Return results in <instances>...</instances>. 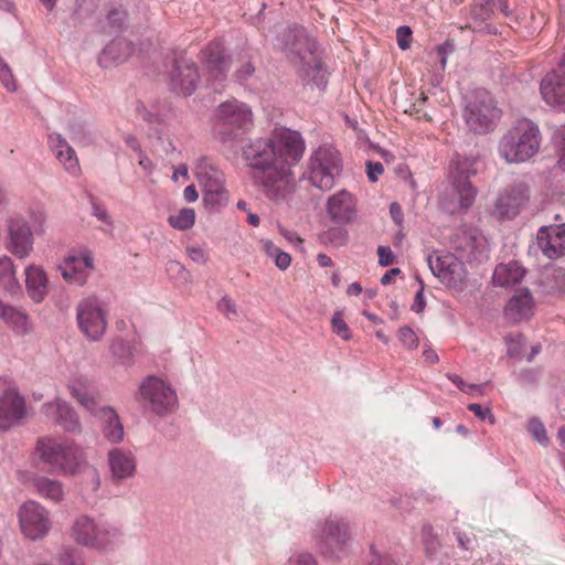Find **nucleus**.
<instances>
[{
    "instance_id": "obj_58",
    "label": "nucleus",
    "mask_w": 565,
    "mask_h": 565,
    "mask_svg": "<svg viewBox=\"0 0 565 565\" xmlns=\"http://www.w3.org/2000/svg\"><path fill=\"white\" fill-rule=\"evenodd\" d=\"M136 110L138 116L149 124H158L161 121L159 115L148 109L143 104H139Z\"/></svg>"
},
{
    "instance_id": "obj_38",
    "label": "nucleus",
    "mask_w": 565,
    "mask_h": 565,
    "mask_svg": "<svg viewBox=\"0 0 565 565\" xmlns=\"http://www.w3.org/2000/svg\"><path fill=\"white\" fill-rule=\"evenodd\" d=\"M110 353L119 365L131 366L135 363V348L122 339H115L110 344Z\"/></svg>"
},
{
    "instance_id": "obj_9",
    "label": "nucleus",
    "mask_w": 565,
    "mask_h": 565,
    "mask_svg": "<svg viewBox=\"0 0 565 565\" xmlns=\"http://www.w3.org/2000/svg\"><path fill=\"white\" fill-rule=\"evenodd\" d=\"M215 134L223 141L236 138L233 129L247 130L253 124L250 107L237 99H230L218 105L214 115Z\"/></svg>"
},
{
    "instance_id": "obj_56",
    "label": "nucleus",
    "mask_w": 565,
    "mask_h": 565,
    "mask_svg": "<svg viewBox=\"0 0 565 565\" xmlns=\"http://www.w3.org/2000/svg\"><path fill=\"white\" fill-rule=\"evenodd\" d=\"M554 139L559 145L558 164L565 168V126L558 128L554 134Z\"/></svg>"
},
{
    "instance_id": "obj_14",
    "label": "nucleus",
    "mask_w": 565,
    "mask_h": 565,
    "mask_svg": "<svg viewBox=\"0 0 565 565\" xmlns=\"http://www.w3.org/2000/svg\"><path fill=\"white\" fill-rule=\"evenodd\" d=\"M57 269L66 282L82 287L95 270L94 253L87 246L72 248Z\"/></svg>"
},
{
    "instance_id": "obj_37",
    "label": "nucleus",
    "mask_w": 565,
    "mask_h": 565,
    "mask_svg": "<svg viewBox=\"0 0 565 565\" xmlns=\"http://www.w3.org/2000/svg\"><path fill=\"white\" fill-rule=\"evenodd\" d=\"M0 318L19 332H25L28 330V316L25 312L13 306L4 303L1 300Z\"/></svg>"
},
{
    "instance_id": "obj_3",
    "label": "nucleus",
    "mask_w": 565,
    "mask_h": 565,
    "mask_svg": "<svg viewBox=\"0 0 565 565\" xmlns=\"http://www.w3.org/2000/svg\"><path fill=\"white\" fill-rule=\"evenodd\" d=\"M281 50L286 56L298 67L303 81L324 88L327 84L326 71L317 53L316 42L301 28L287 30L282 36Z\"/></svg>"
},
{
    "instance_id": "obj_23",
    "label": "nucleus",
    "mask_w": 565,
    "mask_h": 565,
    "mask_svg": "<svg viewBox=\"0 0 565 565\" xmlns=\"http://www.w3.org/2000/svg\"><path fill=\"white\" fill-rule=\"evenodd\" d=\"M25 416V402L15 388L0 395V430L15 426Z\"/></svg>"
},
{
    "instance_id": "obj_17",
    "label": "nucleus",
    "mask_w": 565,
    "mask_h": 565,
    "mask_svg": "<svg viewBox=\"0 0 565 565\" xmlns=\"http://www.w3.org/2000/svg\"><path fill=\"white\" fill-rule=\"evenodd\" d=\"M451 247L461 259L467 262H482L488 257V242L475 227L460 226L451 236Z\"/></svg>"
},
{
    "instance_id": "obj_18",
    "label": "nucleus",
    "mask_w": 565,
    "mask_h": 565,
    "mask_svg": "<svg viewBox=\"0 0 565 565\" xmlns=\"http://www.w3.org/2000/svg\"><path fill=\"white\" fill-rule=\"evenodd\" d=\"M427 263L433 275L450 288H461L467 279L462 259L454 254L428 255Z\"/></svg>"
},
{
    "instance_id": "obj_25",
    "label": "nucleus",
    "mask_w": 565,
    "mask_h": 565,
    "mask_svg": "<svg viewBox=\"0 0 565 565\" xmlns=\"http://www.w3.org/2000/svg\"><path fill=\"white\" fill-rule=\"evenodd\" d=\"M327 213L333 222L339 224H349L355 221L358 211L353 194L341 190L331 195L327 201Z\"/></svg>"
},
{
    "instance_id": "obj_29",
    "label": "nucleus",
    "mask_w": 565,
    "mask_h": 565,
    "mask_svg": "<svg viewBox=\"0 0 565 565\" xmlns=\"http://www.w3.org/2000/svg\"><path fill=\"white\" fill-rule=\"evenodd\" d=\"M534 300L529 289H520L510 298L504 315L512 323L529 320L534 315Z\"/></svg>"
},
{
    "instance_id": "obj_11",
    "label": "nucleus",
    "mask_w": 565,
    "mask_h": 565,
    "mask_svg": "<svg viewBox=\"0 0 565 565\" xmlns=\"http://www.w3.org/2000/svg\"><path fill=\"white\" fill-rule=\"evenodd\" d=\"M476 160L468 157L457 156L450 162L449 180L452 185L454 196L457 199L455 210H467L475 202L477 190L472 186L469 178L477 173Z\"/></svg>"
},
{
    "instance_id": "obj_10",
    "label": "nucleus",
    "mask_w": 565,
    "mask_h": 565,
    "mask_svg": "<svg viewBox=\"0 0 565 565\" xmlns=\"http://www.w3.org/2000/svg\"><path fill=\"white\" fill-rule=\"evenodd\" d=\"M500 115V109L495 106L491 95L486 90L475 92L463 111L467 126L476 134H486L493 130Z\"/></svg>"
},
{
    "instance_id": "obj_33",
    "label": "nucleus",
    "mask_w": 565,
    "mask_h": 565,
    "mask_svg": "<svg viewBox=\"0 0 565 565\" xmlns=\"http://www.w3.org/2000/svg\"><path fill=\"white\" fill-rule=\"evenodd\" d=\"M134 46L126 39H115L108 43L98 56V64L104 67H110L115 64L127 61L132 54Z\"/></svg>"
},
{
    "instance_id": "obj_55",
    "label": "nucleus",
    "mask_w": 565,
    "mask_h": 565,
    "mask_svg": "<svg viewBox=\"0 0 565 565\" xmlns=\"http://www.w3.org/2000/svg\"><path fill=\"white\" fill-rule=\"evenodd\" d=\"M468 409L482 420L488 419L490 424H494L495 422L491 409L488 407H482L480 404L472 403L468 405Z\"/></svg>"
},
{
    "instance_id": "obj_28",
    "label": "nucleus",
    "mask_w": 565,
    "mask_h": 565,
    "mask_svg": "<svg viewBox=\"0 0 565 565\" xmlns=\"http://www.w3.org/2000/svg\"><path fill=\"white\" fill-rule=\"evenodd\" d=\"M70 394L89 413H95L98 406V395L96 388L83 374H74L67 381Z\"/></svg>"
},
{
    "instance_id": "obj_26",
    "label": "nucleus",
    "mask_w": 565,
    "mask_h": 565,
    "mask_svg": "<svg viewBox=\"0 0 565 565\" xmlns=\"http://www.w3.org/2000/svg\"><path fill=\"white\" fill-rule=\"evenodd\" d=\"M536 239L546 257L554 259L563 256L565 254V223L541 227Z\"/></svg>"
},
{
    "instance_id": "obj_27",
    "label": "nucleus",
    "mask_w": 565,
    "mask_h": 565,
    "mask_svg": "<svg viewBox=\"0 0 565 565\" xmlns=\"http://www.w3.org/2000/svg\"><path fill=\"white\" fill-rule=\"evenodd\" d=\"M540 89L546 104L558 111H565V73H547L541 82Z\"/></svg>"
},
{
    "instance_id": "obj_42",
    "label": "nucleus",
    "mask_w": 565,
    "mask_h": 565,
    "mask_svg": "<svg viewBox=\"0 0 565 565\" xmlns=\"http://www.w3.org/2000/svg\"><path fill=\"white\" fill-rule=\"evenodd\" d=\"M452 51L454 45L450 42H445L429 53L430 58L439 64V72L443 73L445 71L448 55L452 53Z\"/></svg>"
},
{
    "instance_id": "obj_21",
    "label": "nucleus",
    "mask_w": 565,
    "mask_h": 565,
    "mask_svg": "<svg viewBox=\"0 0 565 565\" xmlns=\"http://www.w3.org/2000/svg\"><path fill=\"white\" fill-rule=\"evenodd\" d=\"M107 465L111 479L121 482L132 479L137 473V458L127 448L115 447L107 452Z\"/></svg>"
},
{
    "instance_id": "obj_22",
    "label": "nucleus",
    "mask_w": 565,
    "mask_h": 565,
    "mask_svg": "<svg viewBox=\"0 0 565 565\" xmlns=\"http://www.w3.org/2000/svg\"><path fill=\"white\" fill-rule=\"evenodd\" d=\"M529 200V188L518 183L507 188L497 198L494 210L500 217H515Z\"/></svg>"
},
{
    "instance_id": "obj_63",
    "label": "nucleus",
    "mask_w": 565,
    "mask_h": 565,
    "mask_svg": "<svg viewBox=\"0 0 565 565\" xmlns=\"http://www.w3.org/2000/svg\"><path fill=\"white\" fill-rule=\"evenodd\" d=\"M471 397H480L486 393V384H473L468 383L465 391L462 392Z\"/></svg>"
},
{
    "instance_id": "obj_12",
    "label": "nucleus",
    "mask_w": 565,
    "mask_h": 565,
    "mask_svg": "<svg viewBox=\"0 0 565 565\" xmlns=\"http://www.w3.org/2000/svg\"><path fill=\"white\" fill-rule=\"evenodd\" d=\"M313 539L319 551L335 558L345 554L351 540L348 524L337 518H328L317 525Z\"/></svg>"
},
{
    "instance_id": "obj_45",
    "label": "nucleus",
    "mask_w": 565,
    "mask_h": 565,
    "mask_svg": "<svg viewBox=\"0 0 565 565\" xmlns=\"http://www.w3.org/2000/svg\"><path fill=\"white\" fill-rule=\"evenodd\" d=\"M58 565H85L82 554L73 547H64L57 555Z\"/></svg>"
},
{
    "instance_id": "obj_19",
    "label": "nucleus",
    "mask_w": 565,
    "mask_h": 565,
    "mask_svg": "<svg viewBox=\"0 0 565 565\" xmlns=\"http://www.w3.org/2000/svg\"><path fill=\"white\" fill-rule=\"evenodd\" d=\"M203 66L207 75V83L218 90L230 70V58L220 42L209 44L203 51Z\"/></svg>"
},
{
    "instance_id": "obj_43",
    "label": "nucleus",
    "mask_w": 565,
    "mask_h": 565,
    "mask_svg": "<svg viewBox=\"0 0 565 565\" xmlns=\"http://www.w3.org/2000/svg\"><path fill=\"white\" fill-rule=\"evenodd\" d=\"M167 273L169 277L177 282L186 284L190 281V273L186 268L177 260H170L167 264Z\"/></svg>"
},
{
    "instance_id": "obj_61",
    "label": "nucleus",
    "mask_w": 565,
    "mask_h": 565,
    "mask_svg": "<svg viewBox=\"0 0 565 565\" xmlns=\"http://www.w3.org/2000/svg\"><path fill=\"white\" fill-rule=\"evenodd\" d=\"M259 244L265 254L271 259H274L276 255L281 250L270 239L267 238H262Z\"/></svg>"
},
{
    "instance_id": "obj_20",
    "label": "nucleus",
    "mask_w": 565,
    "mask_h": 565,
    "mask_svg": "<svg viewBox=\"0 0 565 565\" xmlns=\"http://www.w3.org/2000/svg\"><path fill=\"white\" fill-rule=\"evenodd\" d=\"M42 413L70 434L78 435L83 431L82 423L73 406L60 397L43 404Z\"/></svg>"
},
{
    "instance_id": "obj_5",
    "label": "nucleus",
    "mask_w": 565,
    "mask_h": 565,
    "mask_svg": "<svg viewBox=\"0 0 565 565\" xmlns=\"http://www.w3.org/2000/svg\"><path fill=\"white\" fill-rule=\"evenodd\" d=\"M70 535L81 546L105 551L118 543L121 533L118 527L100 518L82 514L73 521Z\"/></svg>"
},
{
    "instance_id": "obj_57",
    "label": "nucleus",
    "mask_w": 565,
    "mask_h": 565,
    "mask_svg": "<svg viewBox=\"0 0 565 565\" xmlns=\"http://www.w3.org/2000/svg\"><path fill=\"white\" fill-rule=\"evenodd\" d=\"M288 565H317V562L309 553H295L289 557Z\"/></svg>"
},
{
    "instance_id": "obj_36",
    "label": "nucleus",
    "mask_w": 565,
    "mask_h": 565,
    "mask_svg": "<svg viewBox=\"0 0 565 565\" xmlns=\"http://www.w3.org/2000/svg\"><path fill=\"white\" fill-rule=\"evenodd\" d=\"M0 288L10 295H15L21 289L15 265L7 255L0 257Z\"/></svg>"
},
{
    "instance_id": "obj_52",
    "label": "nucleus",
    "mask_w": 565,
    "mask_h": 565,
    "mask_svg": "<svg viewBox=\"0 0 565 565\" xmlns=\"http://www.w3.org/2000/svg\"><path fill=\"white\" fill-rule=\"evenodd\" d=\"M28 216L35 230H41L45 223L46 214L43 207L35 205L28 210Z\"/></svg>"
},
{
    "instance_id": "obj_6",
    "label": "nucleus",
    "mask_w": 565,
    "mask_h": 565,
    "mask_svg": "<svg viewBox=\"0 0 565 565\" xmlns=\"http://www.w3.org/2000/svg\"><path fill=\"white\" fill-rule=\"evenodd\" d=\"M138 401L145 411L166 416L177 408L178 394L171 383L163 377L148 375L139 384Z\"/></svg>"
},
{
    "instance_id": "obj_15",
    "label": "nucleus",
    "mask_w": 565,
    "mask_h": 565,
    "mask_svg": "<svg viewBox=\"0 0 565 565\" xmlns=\"http://www.w3.org/2000/svg\"><path fill=\"white\" fill-rule=\"evenodd\" d=\"M18 519L22 534L31 541L44 539L52 529L50 511L34 500L20 505Z\"/></svg>"
},
{
    "instance_id": "obj_59",
    "label": "nucleus",
    "mask_w": 565,
    "mask_h": 565,
    "mask_svg": "<svg viewBox=\"0 0 565 565\" xmlns=\"http://www.w3.org/2000/svg\"><path fill=\"white\" fill-rule=\"evenodd\" d=\"M186 254L194 263L198 264H205L207 260L205 250L200 246H188Z\"/></svg>"
},
{
    "instance_id": "obj_1",
    "label": "nucleus",
    "mask_w": 565,
    "mask_h": 565,
    "mask_svg": "<svg viewBox=\"0 0 565 565\" xmlns=\"http://www.w3.org/2000/svg\"><path fill=\"white\" fill-rule=\"evenodd\" d=\"M306 150L301 135L289 128H276L269 137L250 140L243 148V158L256 172L265 195L277 203L288 201L298 181L294 168Z\"/></svg>"
},
{
    "instance_id": "obj_47",
    "label": "nucleus",
    "mask_w": 565,
    "mask_h": 565,
    "mask_svg": "<svg viewBox=\"0 0 565 565\" xmlns=\"http://www.w3.org/2000/svg\"><path fill=\"white\" fill-rule=\"evenodd\" d=\"M332 331L341 339L348 341L351 339V330L343 319L341 312L337 311L331 319Z\"/></svg>"
},
{
    "instance_id": "obj_60",
    "label": "nucleus",
    "mask_w": 565,
    "mask_h": 565,
    "mask_svg": "<svg viewBox=\"0 0 565 565\" xmlns=\"http://www.w3.org/2000/svg\"><path fill=\"white\" fill-rule=\"evenodd\" d=\"M377 255H379V264L381 266L386 267L393 263L394 255L390 247L380 246L377 248Z\"/></svg>"
},
{
    "instance_id": "obj_53",
    "label": "nucleus",
    "mask_w": 565,
    "mask_h": 565,
    "mask_svg": "<svg viewBox=\"0 0 565 565\" xmlns=\"http://www.w3.org/2000/svg\"><path fill=\"white\" fill-rule=\"evenodd\" d=\"M279 233L288 243H290L297 249H299L300 252L305 250L303 239L298 235L297 232L279 226Z\"/></svg>"
},
{
    "instance_id": "obj_31",
    "label": "nucleus",
    "mask_w": 565,
    "mask_h": 565,
    "mask_svg": "<svg viewBox=\"0 0 565 565\" xmlns=\"http://www.w3.org/2000/svg\"><path fill=\"white\" fill-rule=\"evenodd\" d=\"M28 296L36 303L42 302L49 292V277L41 265L30 264L24 269Z\"/></svg>"
},
{
    "instance_id": "obj_35",
    "label": "nucleus",
    "mask_w": 565,
    "mask_h": 565,
    "mask_svg": "<svg viewBox=\"0 0 565 565\" xmlns=\"http://www.w3.org/2000/svg\"><path fill=\"white\" fill-rule=\"evenodd\" d=\"M524 274V268L518 262L512 260L495 267L492 281L495 286L509 287L521 281Z\"/></svg>"
},
{
    "instance_id": "obj_62",
    "label": "nucleus",
    "mask_w": 565,
    "mask_h": 565,
    "mask_svg": "<svg viewBox=\"0 0 565 565\" xmlns=\"http://www.w3.org/2000/svg\"><path fill=\"white\" fill-rule=\"evenodd\" d=\"M273 260L280 270H286L291 264V256L280 250Z\"/></svg>"
},
{
    "instance_id": "obj_16",
    "label": "nucleus",
    "mask_w": 565,
    "mask_h": 565,
    "mask_svg": "<svg viewBox=\"0 0 565 565\" xmlns=\"http://www.w3.org/2000/svg\"><path fill=\"white\" fill-rule=\"evenodd\" d=\"M4 248L19 259L28 258L34 249V237L29 222L21 215L6 220Z\"/></svg>"
},
{
    "instance_id": "obj_34",
    "label": "nucleus",
    "mask_w": 565,
    "mask_h": 565,
    "mask_svg": "<svg viewBox=\"0 0 565 565\" xmlns=\"http://www.w3.org/2000/svg\"><path fill=\"white\" fill-rule=\"evenodd\" d=\"M31 486L36 494L54 503H60L65 498V487L61 480L35 476L31 480Z\"/></svg>"
},
{
    "instance_id": "obj_30",
    "label": "nucleus",
    "mask_w": 565,
    "mask_h": 565,
    "mask_svg": "<svg viewBox=\"0 0 565 565\" xmlns=\"http://www.w3.org/2000/svg\"><path fill=\"white\" fill-rule=\"evenodd\" d=\"M49 146L67 173L74 177L79 174L81 166L76 152L62 135L51 134L49 136Z\"/></svg>"
},
{
    "instance_id": "obj_13",
    "label": "nucleus",
    "mask_w": 565,
    "mask_h": 565,
    "mask_svg": "<svg viewBox=\"0 0 565 565\" xmlns=\"http://www.w3.org/2000/svg\"><path fill=\"white\" fill-rule=\"evenodd\" d=\"M193 171L203 190V201L205 205L212 209L223 206L227 202L223 173L206 158L198 159Z\"/></svg>"
},
{
    "instance_id": "obj_40",
    "label": "nucleus",
    "mask_w": 565,
    "mask_h": 565,
    "mask_svg": "<svg viewBox=\"0 0 565 565\" xmlns=\"http://www.w3.org/2000/svg\"><path fill=\"white\" fill-rule=\"evenodd\" d=\"M494 0H479L471 10V18L477 22H484L492 18Z\"/></svg>"
},
{
    "instance_id": "obj_8",
    "label": "nucleus",
    "mask_w": 565,
    "mask_h": 565,
    "mask_svg": "<svg viewBox=\"0 0 565 565\" xmlns=\"http://www.w3.org/2000/svg\"><path fill=\"white\" fill-rule=\"evenodd\" d=\"M108 306L97 296H87L76 305V322L81 333L90 342L103 339L108 327Z\"/></svg>"
},
{
    "instance_id": "obj_24",
    "label": "nucleus",
    "mask_w": 565,
    "mask_h": 565,
    "mask_svg": "<svg viewBox=\"0 0 565 565\" xmlns=\"http://www.w3.org/2000/svg\"><path fill=\"white\" fill-rule=\"evenodd\" d=\"M199 81L196 66L193 62L180 57L174 61L171 73V89L179 95H191Z\"/></svg>"
},
{
    "instance_id": "obj_44",
    "label": "nucleus",
    "mask_w": 565,
    "mask_h": 565,
    "mask_svg": "<svg viewBox=\"0 0 565 565\" xmlns=\"http://www.w3.org/2000/svg\"><path fill=\"white\" fill-rule=\"evenodd\" d=\"M92 214L99 221L103 223V226L100 227V231L104 232L105 234H108V235H111L113 234V230H114V223H113V220L110 217V215L108 214V211L97 204V203H93L92 205Z\"/></svg>"
},
{
    "instance_id": "obj_39",
    "label": "nucleus",
    "mask_w": 565,
    "mask_h": 565,
    "mask_svg": "<svg viewBox=\"0 0 565 565\" xmlns=\"http://www.w3.org/2000/svg\"><path fill=\"white\" fill-rule=\"evenodd\" d=\"M168 223L178 231H186L195 223V211L191 207H182L177 213L169 215Z\"/></svg>"
},
{
    "instance_id": "obj_54",
    "label": "nucleus",
    "mask_w": 565,
    "mask_h": 565,
    "mask_svg": "<svg viewBox=\"0 0 565 565\" xmlns=\"http://www.w3.org/2000/svg\"><path fill=\"white\" fill-rule=\"evenodd\" d=\"M396 39L399 49L407 50L411 46L412 30L407 25L398 26L396 30Z\"/></svg>"
},
{
    "instance_id": "obj_48",
    "label": "nucleus",
    "mask_w": 565,
    "mask_h": 565,
    "mask_svg": "<svg viewBox=\"0 0 565 565\" xmlns=\"http://www.w3.org/2000/svg\"><path fill=\"white\" fill-rule=\"evenodd\" d=\"M216 308L228 320H234L238 316L236 303L227 296H224L218 300Z\"/></svg>"
},
{
    "instance_id": "obj_46",
    "label": "nucleus",
    "mask_w": 565,
    "mask_h": 565,
    "mask_svg": "<svg viewBox=\"0 0 565 565\" xmlns=\"http://www.w3.org/2000/svg\"><path fill=\"white\" fill-rule=\"evenodd\" d=\"M0 82L8 92H15L18 86L10 66L0 56Z\"/></svg>"
},
{
    "instance_id": "obj_4",
    "label": "nucleus",
    "mask_w": 565,
    "mask_h": 565,
    "mask_svg": "<svg viewBox=\"0 0 565 565\" xmlns=\"http://www.w3.org/2000/svg\"><path fill=\"white\" fill-rule=\"evenodd\" d=\"M541 145L539 126L527 118H521L500 137L497 151L505 163L520 164L535 157Z\"/></svg>"
},
{
    "instance_id": "obj_50",
    "label": "nucleus",
    "mask_w": 565,
    "mask_h": 565,
    "mask_svg": "<svg viewBox=\"0 0 565 565\" xmlns=\"http://www.w3.org/2000/svg\"><path fill=\"white\" fill-rule=\"evenodd\" d=\"M322 238L335 246H342L347 243L348 232L343 228H330L323 233Z\"/></svg>"
},
{
    "instance_id": "obj_49",
    "label": "nucleus",
    "mask_w": 565,
    "mask_h": 565,
    "mask_svg": "<svg viewBox=\"0 0 565 565\" xmlns=\"http://www.w3.org/2000/svg\"><path fill=\"white\" fill-rule=\"evenodd\" d=\"M126 20V12L121 8H114L107 12L106 15V25H103L102 29H117L122 25Z\"/></svg>"
},
{
    "instance_id": "obj_7",
    "label": "nucleus",
    "mask_w": 565,
    "mask_h": 565,
    "mask_svg": "<svg viewBox=\"0 0 565 565\" xmlns=\"http://www.w3.org/2000/svg\"><path fill=\"white\" fill-rule=\"evenodd\" d=\"M341 166L339 152L332 147L321 146L308 159L303 178L315 188L328 191L334 185Z\"/></svg>"
},
{
    "instance_id": "obj_32",
    "label": "nucleus",
    "mask_w": 565,
    "mask_h": 565,
    "mask_svg": "<svg viewBox=\"0 0 565 565\" xmlns=\"http://www.w3.org/2000/svg\"><path fill=\"white\" fill-rule=\"evenodd\" d=\"M94 414L99 417L104 438L110 444H120L124 440L125 430L115 409L109 406H97Z\"/></svg>"
},
{
    "instance_id": "obj_51",
    "label": "nucleus",
    "mask_w": 565,
    "mask_h": 565,
    "mask_svg": "<svg viewBox=\"0 0 565 565\" xmlns=\"http://www.w3.org/2000/svg\"><path fill=\"white\" fill-rule=\"evenodd\" d=\"M397 337L407 349H415L418 345V339L409 327H402L398 330Z\"/></svg>"
},
{
    "instance_id": "obj_2",
    "label": "nucleus",
    "mask_w": 565,
    "mask_h": 565,
    "mask_svg": "<svg viewBox=\"0 0 565 565\" xmlns=\"http://www.w3.org/2000/svg\"><path fill=\"white\" fill-rule=\"evenodd\" d=\"M35 452L40 460L64 476H86V487L92 492L100 488V475L88 461L85 449L68 439L44 437L39 439Z\"/></svg>"
},
{
    "instance_id": "obj_64",
    "label": "nucleus",
    "mask_w": 565,
    "mask_h": 565,
    "mask_svg": "<svg viewBox=\"0 0 565 565\" xmlns=\"http://www.w3.org/2000/svg\"><path fill=\"white\" fill-rule=\"evenodd\" d=\"M367 168V177L370 181L375 182L379 179V175L383 173V166L380 162H369L366 164Z\"/></svg>"
},
{
    "instance_id": "obj_41",
    "label": "nucleus",
    "mask_w": 565,
    "mask_h": 565,
    "mask_svg": "<svg viewBox=\"0 0 565 565\" xmlns=\"http://www.w3.org/2000/svg\"><path fill=\"white\" fill-rule=\"evenodd\" d=\"M527 430L531 436L542 446L548 445V436L544 424L536 417H532L527 423Z\"/></svg>"
}]
</instances>
